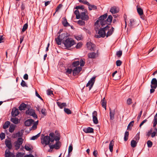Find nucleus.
I'll use <instances>...</instances> for the list:
<instances>
[{
  "label": "nucleus",
  "instance_id": "nucleus-1",
  "mask_svg": "<svg viewBox=\"0 0 157 157\" xmlns=\"http://www.w3.org/2000/svg\"><path fill=\"white\" fill-rule=\"evenodd\" d=\"M63 43L66 47L69 48L74 45L75 44V42L72 38L68 37L63 41Z\"/></svg>",
  "mask_w": 157,
  "mask_h": 157
},
{
  "label": "nucleus",
  "instance_id": "nucleus-2",
  "mask_svg": "<svg viewBox=\"0 0 157 157\" xmlns=\"http://www.w3.org/2000/svg\"><path fill=\"white\" fill-rule=\"evenodd\" d=\"M41 140H42L43 138V141H42L41 143L42 144H44L45 145H49V141L50 139V137L48 136H44V135L42 134L41 135Z\"/></svg>",
  "mask_w": 157,
  "mask_h": 157
},
{
  "label": "nucleus",
  "instance_id": "nucleus-3",
  "mask_svg": "<svg viewBox=\"0 0 157 157\" xmlns=\"http://www.w3.org/2000/svg\"><path fill=\"white\" fill-rule=\"evenodd\" d=\"M98 34L99 35H95V37L97 38H100V37L104 38L106 35L105 32L101 28H100L98 29Z\"/></svg>",
  "mask_w": 157,
  "mask_h": 157
},
{
  "label": "nucleus",
  "instance_id": "nucleus-4",
  "mask_svg": "<svg viewBox=\"0 0 157 157\" xmlns=\"http://www.w3.org/2000/svg\"><path fill=\"white\" fill-rule=\"evenodd\" d=\"M23 139L22 138H19L17 141L15 142V146L16 147V149L17 150L20 147V146L23 143Z\"/></svg>",
  "mask_w": 157,
  "mask_h": 157
},
{
  "label": "nucleus",
  "instance_id": "nucleus-5",
  "mask_svg": "<svg viewBox=\"0 0 157 157\" xmlns=\"http://www.w3.org/2000/svg\"><path fill=\"white\" fill-rule=\"evenodd\" d=\"M96 77H93L88 82L86 85V86L89 87V90H90L93 86L95 82Z\"/></svg>",
  "mask_w": 157,
  "mask_h": 157
},
{
  "label": "nucleus",
  "instance_id": "nucleus-6",
  "mask_svg": "<svg viewBox=\"0 0 157 157\" xmlns=\"http://www.w3.org/2000/svg\"><path fill=\"white\" fill-rule=\"evenodd\" d=\"M96 77H93L88 82L86 85V86L89 87V90H90L93 86L95 82Z\"/></svg>",
  "mask_w": 157,
  "mask_h": 157
},
{
  "label": "nucleus",
  "instance_id": "nucleus-7",
  "mask_svg": "<svg viewBox=\"0 0 157 157\" xmlns=\"http://www.w3.org/2000/svg\"><path fill=\"white\" fill-rule=\"evenodd\" d=\"M86 46L88 49L91 51H94L96 47L95 45L91 42H88L87 43Z\"/></svg>",
  "mask_w": 157,
  "mask_h": 157
},
{
  "label": "nucleus",
  "instance_id": "nucleus-8",
  "mask_svg": "<svg viewBox=\"0 0 157 157\" xmlns=\"http://www.w3.org/2000/svg\"><path fill=\"white\" fill-rule=\"evenodd\" d=\"M61 143L60 141L56 142L54 144L49 145V147L50 149H53L54 148L56 149H59L60 147Z\"/></svg>",
  "mask_w": 157,
  "mask_h": 157
},
{
  "label": "nucleus",
  "instance_id": "nucleus-9",
  "mask_svg": "<svg viewBox=\"0 0 157 157\" xmlns=\"http://www.w3.org/2000/svg\"><path fill=\"white\" fill-rule=\"evenodd\" d=\"M82 70V68L81 67H76L73 70V75L75 76L78 75Z\"/></svg>",
  "mask_w": 157,
  "mask_h": 157
},
{
  "label": "nucleus",
  "instance_id": "nucleus-10",
  "mask_svg": "<svg viewBox=\"0 0 157 157\" xmlns=\"http://www.w3.org/2000/svg\"><path fill=\"white\" fill-rule=\"evenodd\" d=\"M97 116V111H94L93 113V123L95 124H97L98 123Z\"/></svg>",
  "mask_w": 157,
  "mask_h": 157
},
{
  "label": "nucleus",
  "instance_id": "nucleus-11",
  "mask_svg": "<svg viewBox=\"0 0 157 157\" xmlns=\"http://www.w3.org/2000/svg\"><path fill=\"white\" fill-rule=\"evenodd\" d=\"M151 88L156 89L157 87V80L155 78L152 79L151 82Z\"/></svg>",
  "mask_w": 157,
  "mask_h": 157
},
{
  "label": "nucleus",
  "instance_id": "nucleus-12",
  "mask_svg": "<svg viewBox=\"0 0 157 157\" xmlns=\"http://www.w3.org/2000/svg\"><path fill=\"white\" fill-rule=\"evenodd\" d=\"M80 18L82 20L87 21L89 19V16L88 15H86L85 12H81L80 13Z\"/></svg>",
  "mask_w": 157,
  "mask_h": 157
},
{
  "label": "nucleus",
  "instance_id": "nucleus-13",
  "mask_svg": "<svg viewBox=\"0 0 157 157\" xmlns=\"http://www.w3.org/2000/svg\"><path fill=\"white\" fill-rule=\"evenodd\" d=\"M19 114L18 109L15 107L13 108L12 110L11 115L13 117L17 116Z\"/></svg>",
  "mask_w": 157,
  "mask_h": 157
},
{
  "label": "nucleus",
  "instance_id": "nucleus-14",
  "mask_svg": "<svg viewBox=\"0 0 157 157\" xmlns=\"http://www.w3.org/2000/svg\"><path fill=\"white\" fill-rule=\"evenodd\" d=\"M5 157H15V155L11 153L9 150L6 149L5 152Z\"/></svg>",
  "mask_w": 157,
  "mask_h": 157
},
{
  "label": "nucleus",
  "instance_id": "nucleus-15",
  "mask_svg": "<svg viewBox=\"0 0 157 157\" xmlns=\"http://www.w3.org/2000/svg\"><path fill=\"white\" fill-rule=\"evenodd\" d=\"M34 122V120L32 119H29L25 122V125L26 126H29Z\"/></svg>",
  "mask_w": 157,
  "mask_h": 157
},
{
  "label": "nucleus",
  "instance_id": "nucleus-16",
  "mask_svg": "<svg viewBox=\"0 0 157 157\" xmlns=\"http://www.w3.org/2000/svg\"><path fill=\"white\" fill-rule=\"evenodd\" d=\"M109 116L111 120H113L114 118V115L115 114V109L112 110L111 109L109 108Z\"/></svg>",
  "mask_w": 157,
  "mask_h": 157
},
{
  "label": "nucleus",
  "instance_id": "nucleus-17",
  "mask_svg": "<svg viewBox=\"0 0 157 157\" xmlns=\"http://www.w3.org/2000/svg\"><path fill=\"white\" fill-rule=\"evenodd\" d=\"M5 144L6 146L8 148L9 150H10L12 149V145L11 141L10 140H6L5 142Z\"/></svg>",
  "mask_w": 157,
  "mask_h": 157
},
{
  "label": "nucleus",
  "instance_id": "nucleus-18",
  "mask_svg": "<svg viewBox=\"0 0 157 157\" xmlns=\"http://www.w3.org/2000/svg\"><path fill=\"white\" fill-rule=\"evenodd\" d=\"M110 12L112 14H115L118 13L119 10L116 7L114 6L111 7Z\"/></svg>",
  "mask_w": 157,
  "mask_h": 157
},
{
  "label": "nucleus",
  "instance_id": "nucleus-19",
  "mask_svg": "<svg viewBox=\"0 0 157 157\" xmlns=\"http://www.w3.org/2000/svg\"><path fill=\"white\" fill-rule=\"evenodd\" d=\"M83 131L86 133H92L94 132V129L90 127H88L83 129Z\"/></svg>",
  "mask_w": 157,
  "mask_h": 157
},
{
  "label": "nucleus",
  "instance_id": "nucleus-20",
  "mask_svg": "<svg viewBox=\"0 0 157 157\" xmlns=\"http://www.w3.org/2000/svg\"><path fill=\"white\" fill-rule=\"evenodd\" d=\"M106 101L105 99V98H104L101 101V105L102 107L104 108L105 109H106Z\"/></svg>",
  "mask_w": 157,
  "mask_h": 157
},
{
  "label": "nucleus",
  "instance_id": "nucleus-21",
  "mask_svg": "<svg viewBox=\"0 0 157 157\" xmlns=\"http://www.w3.org/2000/svg\"><path fill=\"white\" fill-rule=\"evenodd\" d=\"M96 53L94 52H90L88 54V56L89 58L94 59L96 58Z\"/></svg>",
  "mask_w": 157,
  "mask_h": 157
},
{
  "label": "nucleus",
  "instance_id": "nucleus-22",
  "mask_svg": "<svg viewBox=\"0 0 157 157\" xmlns=\"http://www.w3.org/2000/svg\"><path fill=\"white\" fill-rule=\"evenodd\" d=\"M27 105L25 103H22L19 105L18 107L19 109L21 111L25 110V108H27Z\"/></svg>",
  "mask_w": 157,
  "mask_h": 157
},
{
  "label": "nucleus",
  "instance_id": "nucleus-23",
  "mask_svg": "<svg viewBox=\"0 0 157 157\" xmlns=\"http://www.w3.org/2000/svg\"><path fill=\"white\" fill-rule=\"evenodd\" d=\"M108 17L107 13H105L103 15L100 16L98 18V19L101 20V21L106 20Z\"/></svg>",
  "mask_w": 157,
  "mask_h": 157
},
{
  "label": "nucleus",
  "instance_id": "nucleus-24",
  "mask_svg": "<svg viewBox=\"0 0 157 157\" xmlns=\"http://www.w3.org/2000/svg\"><path fill=\"white\" fill-rule=\"evenodd\" d=\"M63 20L62 21V23L64 27H67V26H70V25L67 21V20L65 17L63 18Z\"/></svg>",
  "mask_w": 157,
  "mask_h": 157
},
{
  "label": "nucleus",
  "instance_id": "nucleus-25",
  "mask_svg": "<svg viewBox=\"0 0 157 157\" xmlns=\"http://www.w3.org/2000/svg\"><path fill=\"white\" fill-rule=\"evenodd\" d=\"M56 103L60 109H63L64 107H66L67 106L66 103H61L59 102H57Z\"/></svg>",
  "mask_w": 157,
  "mask_h": 157
},
{
  "label": "nucleus",
  "instance_id": "nucleus-26",
  "mask_svg": "<svg viewBox=\"0 0 157 157\" xmlns=\"http://www.w3.org/2000/svg\"><path fill=\"white\" fill-rule=\"evenodd\" d=\"M114 31V28L113 27H112L111 29L108 30V32L107 33L106 36V37H108L111 36L113 33Z\"/></svg>",
  "mask_w": 157,
  "mask_h": 157
},
{
  "label": "nucleus",
  "instance_id": "nucleus-27",
  "mask_svg": "<svg viewBox=\"0 0 157 157\" xmlns=\"http://www.w3.org/2000/svg\"><path fill=\"white\" fill-rule=\"evenodd\" d=\"M59 36H60V38L63 41L64 40H66L67 39L68 37L67 36V34L66 33H63L61 34V35H59Z\"/></svg>",
  "mask_w": 157,
  "mask_h": 157
},
{
  "label": "nucleus",
  "instance_id": "nucleus-28",
  "mask_svg": "<svg viewBox=\"0 0 157 157\" xmlns=\"http://www.w3.org/2000/svg\"><path fill=\"white\" fill-rule=\"evenodd\" d=\"M106 21L109 23L108 25H111L113 20V17L111 15H109L106 19Z\"/></svg>",
  "mask_w": 157,
  "mask_h": 157
},
{
  "label": "nucleus",
  "instance_id": "nucleus-29",
  "mask_svg": "<svg viewBox=\"0 0 157 157\" xmlns=\"http://www.w3.org/2000/svg\"><path fill=\"white\" fill-rule=\"evenodd\" d=\"M60 36H58L57 38H55L56 43L58 45H60L61 44V41L63 40L60 37Z\"/></svg>",
  "mask_w": 157,
  "mask_h": 157
},
{
  "label": "nucleus",
  "instance_id": "nucleus-30",
  "mask_svg": "<svg viewBox=\"0 0 157 157\" xmlns=\"http://www.w3.org/2000/svg\"><path fill=\"white\" fill-rule=\"evenodd\" d=\"M11 121L15 124H17L19 123L18 119L16 117L11 118L10 119Z\"/></svg>",
  "mask_w": 157,
  "mask_h": 157
},
{
  "label": "nucleus",
  "instance_id": "nucleus-31",
  "mask_svg": "<svg viewBox=\"0 0 157 157\" xmlns=\"http://www.w3.org/2000/svg\"><path fill=\"white\" fill-rule=\"evenodd\" d=\"M88 9L90 10H96L97 9L96 6L94 5H91L89 3V5H88Z\"/></svg>",
  "mask_w": 157,
  "mask_h": 157
},
{
  "label": "nucleus",
  "instance_id": "nucleus-32",
  "mask_svg": "<svg viewBox=\"0 0 157 157\" xmlns=\"http://www.w3.org/2000/svg\"><path fill=\"white\" fill-rule=\"evenodd\" d=\"M10 124L9 121H7L5 122L3 124L2 128L4 129H6L8 128Z\"/></svg>",
  "mask_w": 157,
  "mask_h": 157
},
{
  "label": "nucleus",
  "instance_id": "nucleus-33",
  "mask_svg": "<svg viewBox=\"0 0 157 157\" xmlns=\"http://www.w3.org/2000/svg\"><path fill=\"white\" fill-rule=\"evenodd\" d=\"M109 23L107 21H106V20H103L102 21H101L100 22V25L101 27H104L106 26L107 25H108Z\"/></svg>",
  "mask_w": 157,
  "mask_h": 157
},
{
  "label": "nucleus",
  "instance_id": "nucleus-34",
  "mask_svg": "<svg viewBox=\"0 0 157 157\" xmlns=\"http://www.w3.org/2000/svg\"><path fill=\"white\" fill-rule=\"evenodd\" d=\"M74 13L76 15V18L77 19H79L80 18V14L78 10H76L74 12Z\"/></svg>",
  "mask_w": 157,
  "mask_h": 157
},
{
  "label": "nucleus",
  "instance_id": "nucleus-35",
  "mask_svg": "<svg viewBox=\"0 0 157 157\" xmlns=\"http://www.w3.org/2000/svg\"><path fill=\"white\" fill-rule=\"evenodd\" d=\"M114 145V141L112 140L110 141L109 144V149L111 152H112L113 151V146Z\"/></svg>",
  "mask_w": 157,
  "mask_h": 157
},
{
  "label": "nucleus",
  "instance_id": "nucleus-36",
  "mask_svg": "<svg viewBox=\"0 0 157 157\" xmlns=\"http://www.w3.org/2000/svg\"><path fill=\"white\" fill-rule=\"evenodd\" d=\"M35 112V110L34 109H29V108L27 110H26L25 112V114H26L29 115L30 116H31V114L33 113V112Z\"/></svg>",
  "mask_w": 157,
  "mask_h": 157
},
{
  "label": "nucleus",
  "instance_id": "nucleus-37",
  "mask_svg": "<svg viewBox=\"0 0 157 157\" xmlns=\"http://www.w3.org/2000/svg\"><path fill=\"white\" fill-rule=\"evenodd\" d=\"M22 135H20V132H18L17 133L13 134L12 135V137L13 138H16L17 137H21Z\"/></svg>",
  "mask_w": 157,
  "mask_h": 157
},
{
  "label": "nucleus",
  "instance_id": "nucleus-38",
  "mask_svg": "<svg viewBox=\"0 0 157 157\" xmlns=\"http://www.w3.org/2000/svg\"><path fill=\"white\" fill-rule=\"evenodd\" d=\"M137 142L134 140H132L131 142V145L132 147H135L137 144Z\"/></svg>",
  "mask_w": 157,
  "mask_h": 157
},
{
  "label": "nucleus",
  "instance_id": "nucleus-39",
  "mask_svg": "<svg viewBox=\"0 0 157 157\" xmlns=\"http://www.w3.org/2000/svg\"><path fill=\"white\" fill-rule=\"evenodd\" d=\"M137 10L140 16L143 14V11L142 9L140 7H137Z\"/></svg>",
  "mask_w": 157,
  "mask_h": 157
},
{
  "label": "nucleus",
  "instance_id": "nucleus-40",
  "mask_svg": "<svg viewBox=\"0 0 157 157\" xmlns=\"http://www.w3.org/2000/svg\"><path fill=\"white\" fill-rule=\"evenodd\" d=\"M135 25V21L133 19H131L130 20V22L129 24V26L130 27H133Z\"/></svg>",
  "mask_w": 157,
  "mask_h": 157
},
{
  "label": "nucleus",
  "instance_id": "nucleus-41",
  "mask_svg": "<svg viewBox=\"0 0 157 157\" xmlns=\"http://www.w3.org/2000/svg\"><path fill=\"white\" fill-rule=\"evenodd\" d=\"M79 64V62L78 61H74L73 62L72 64V67H77Z\"/></svg>",
  "mask_w": 157,
  "mask_h": 157
},
{
  "label": "nucleus",
  "instance_id": "nucleus-42",
  "mask_svg": "<svg viewBox=\"0 0 157 157\" xmlns=\"http://www.w3.org/2000/svg\"><path fill=\"white\" fill-rule=\"evenodd\" d=\"M128 132L126 131L125 132L124 137V140L125 141H127L128 140Z\"/></svg>",
  "mask_w": 157,
  "mask_h": 157
},
{
  "label": "nucleus",
  "instance_id": "nucleus-43",
  "mask_svg": "<svg viewBox=\"0 0 157 157\" xmlns=\"http://www.w3.org/2000/svg\"><path fill=\"white\" fill-rule=\"evenodd\" d=\"M60 139V134L57 133H56V136H55V140L56 142H59V140Z\"/></svg>",
  "mask_w": 157,
  "mask_h": 157
},
{
  "label": "nucleus",
  "instance_id": "nucleus-44",
  "mask_svg": "<svg viewBox=\"0 0 157 157\" xmlns=\"http://www.w3.org/2000/svg\"><path fill=\"white\" fill-rule=\"evenodd\" d=\"M28 23H26L23 26V27L22 29V31H21V33L24 32L28 28Z\"/></svg>",
  "mask_w": 157,
  "mask_h": 157
},
{
  "label": "nucleus",
  "instance_id": "nucleus-45",
  "mask_svg": "<svg viewBox=\"0 0 157 157\" xmlns=\"http://www.w3.org/2000/svg\"><path fill=\"white\" fill-rule=\"evenodd\" d=\"M26 6V4L24 2H22L21 3V9L22 11L24 10Z\"/></svg>",
  "mask_w": 157,
  "mask_h": 157
},
{
  "label": "nucleus",
  "instance_id": "nucleus-46",
  "mask_svg": "<svg viewBox=\"0 0 157 157\" xmlns=\"http://www.w3.org/2000/svg\"><path fill=\"white\" fill-rule=\"evenodd\" d=\"M64 112L67 114H70L72 113L71 111L68 108H64Z\"/></svg>",
  "mask_w": 157,
  "mask_h": 157
},
{
  "label": "nucleus",
  "instance_id": "nucleus-47",
  "mask_svg": "<svg viewBox=\"0 0 157 157\" xmlns=\"http://www.w3.org/2000/svg\"><path fill=\"white\" fill-rule=\"evenodd\" d=\"M40 132L38 133L37 134L36 136H33L31 138L30 140H36L38 137H39L40 135Z\"/></svg>",
  "mask_w": 157,
  "mask_h": 157
},
{
  "label": "nucleus",
  "instance_id": "nucleus-48",
  "mask_svg": "<svg viewBox=\"0 0 157 157\" xmlns=\"http://www.w3.org/2000/svg\"><path fill=\"white\" fill-rule=\"evenodd\" d=\"M84 6L83 5H81V6H77L74 7V9L78 10V9H81L83 10H84Z\"/></svg>",
  "mask_w": 157,
  "mask_h": 157
},
{
  "label": "nucleus",
  "instance_id": "nucleus-49",
  "mask_svg": "<svg viewBox=\"0 0 157 157\" xmlns=\"http://www.w3.org/2000/svg\"><path fill=\"white\" fill-rule=\"evenodd\" d=\"M72 72L73 70L72 69L68 68L67 69L65 72V74L67 75H69V74H70Z\"/></svg>",
  "mask_w": 157,
  "mask_h": 157
},
{
  "label": "nucleus",
  "instance_id": "nucleus-50",
  "mask_svg": "<svg viewBox=\"0 0 157 157\" xmlns=\"http://www.w3.org/2000/svg\"><path fill=\"white\" fill-rule=\"evenodd\" d=\"M134 121H131L128 124L127 127V129H129L131 130V128L130 127V126H131L132 127L133 125V124H134Z\"/></svg>",
  "mask_w": 157,
  "mask_h": 157
},
{
  "label": "nucleus",
  "instance_id": "nucleus-51",
  "mask_svg": "<svg viewBox=\"0 0 157 157\" xmlns=\"http://www.w3.org/2000/svg\"><path fill=\"white\" fill-rule=\"evenodd\" d=\"M83 20H79L78 21V24L81 26L84 25H85V22L84 21H83Z\"/></svg>",
  "mask_w": 157,
  "mask_h": 157
},
{
  "label": "nucleus",
  "instance_id": "nucleus-52",
  "mask_svg": "<svg viewBox=\"0 0 157 157\" xmlns=\"http://www.w3.org/2000/svg\"><path fill=\"white\" fill-rule=\"evenodd\" d=\"M79 2H80L85 5H88L89 4V3L86 0H79Z\"/></svg>",
  "mask_w": 157,
  "mask_h": 157
},
{
  "label": "nucleus",
  "instance_id": "nucleus-53",
  "mask_svg": "<svg viewBox=\"0 0 157 157\" xmlns=\"http://www.w3.org/2000/svg\"><path fill=\"white\" fill-rule=\"evenodd\" d=\"M147 144L148 147L150 148L152 147L153 143L151 141L149 140L147 142Z\"/></svg>",
  "mask_w": 157,
  "mask_h": 157
},
{
  "label": "nucleus",
  "instance_id": "nucleus-54",
  "mask_svg": "<svg viewBox=\"0 0 157 157\" xmlns=\"http://www.w3.org/2000/svg\"><path fill=\"white\" fill-rule=\"evenodd\" d=\"M103 28H101V29L104 31L105 32L107 30H109V28H110V26L108 25H107L106 26L102 27Z\"/></svg>",
  "mask_w": 157,
  "mask_h": 157
},
{
  "label": "nucleus",
  "instance_id": "nucleus-55",
  "mask_svg": "<svg viewBox=\"0 0 157 157\" xmlns=\"http://www.w3.org/2000/svg\"><path fill=\"white\" fill-rule=\"evenodd\" d=\"M122 51L121 50H119L117 51L116 53V55L119 57H120L122 55Z\"/></svg>",
  "mask_w": 157,
  "mask_h": 157
},
{
  "label": "nucleus",
  "instance_id": "nucleus-56",
  "mask_svg": "<svg viewBox=\"0 0 157 157\" xmlns=\"http://www.w3.org/2000/svg\"><path fill=\"white\" fill-rule=\"evenodd\" d=\"M21 86L23 87H27V86L26 84V83L23 80H22V82L21 83Z\"/></svg>",
  "mask_w": 157,
  "mask_h": 157
},
{
  "label": "nucleus",
  "instance_id": "nucleus-57",
  "mask_svg": "<svg viewBox=\"0 0 157 157\" xmlns=\"http://www.w3.org/2000/svg\"><path fill=\"white\" fill-rule=\"evenodd\" d=\"M5 134L4 133L2 132L0 134V137L1 140H2L4 139L5 137Z\"/></svg>",
  "mask_w": 157,
  "mask_h": 157
},
{
  "label": "nucleus",
  "instance_id": "nucleus-58",
  "mask_svg": "<svg viewBox=\"0 0 157 157\" xmlns=\"http://www.w3.org/2000/svg\"><path fill=\"white\" fill-rule=\"evenodd\" d=\"M82 43L81 42H79L77 44L75 47L77 49H79L81 48L82 47Z\"/></svg>",
  "mask_w": 157,
  "mask_h": 157
},
{
  "label": "nucleus",
  "instance_id": "nucleus-59",
  "mask_svg": "<svg viewBox=\"0 0 157 157\" xmlns=\"http://www.w3.org/2000/svg\"><path fill=\"white\" fill-rule=\"evenodd\" d=\"M79 64L81 67H83L84 65L85 62L82 59L80 60Z\"/></svg>",
  "mask_w": 157,
  "mask_h": 157
},
{
  "label": "nucleus",
  "instance_id": "nucleus-60",
  "mask_svg": "<svg viewBox=\"0 0 157 157\" xmlns=\"http://www.w3.org/2000/svg\"><path fill=\"white\" fill-rule=\"evenodd\" d=\"M116 65L117 67H118V66H120L121 65V64L122 63V62L120 60H118L116 61Z\"/></svg>",
  "mask_w": 157,
  "mask_h": 157
},
{
  "label": "nucleus",
  "instance_id": "nucleus-61",
  "mask_svg": "<svg viewBox=\"0 0 157 157\" xmlns=\"http://www.w3.org/2000/svg\"><path fill=\"white\" fill-rule=\"evenodd\" d=\"M75 38L78 40H79L82 39V36L81 35H79L75 36Z\"/></svg>",
  "mask_w": 157,
  "mask_h": 157
},
{
  "label": "nucleus",
  "instance_id": "nucleus-62",
  "mask_svg": "<svg viewBox=\"0 0 157 157\" xmlns=\"http://www.w3.org/2000/svg\"><path fill=\"white\" fill-rule=\"evenodd\" d=\"M73 150V146L72 144H70L69 147L68 153H70Z\"/></svg>",
  "mask_w": 157,
  "mask_h": 157
},
{
  "label": "nucleus",
  "instance_id": "nucleus-63",
  "mask_svg": "<svg viewBox=\"0 0 157 157\" xmlns=\"http://www.w3.org/2000/svg\"><path fill=\"white\" fill-rule=\"evenodd\" d=\"M153 127L155 128L157 124V119H154L153 121Z\"/></svg>",
  "mask_w": 157,
  "mask_h": 157
},
{
  "label": "nucleus",
  "instance_id": "nucleus-64",
  "mask_svg": "<svg viewBox=\"0 0 157 157\" xmlns=\"http://www.w3.org/2000/svg\"><path fill=\"white\" fill-rule=\"evenodd\" d=\"M25 149L27 151H31L32 150V149L28 145H25Z\"/></svg>",
  "mask_w": 157,
  "mask_h": 157
}]
</instances>
